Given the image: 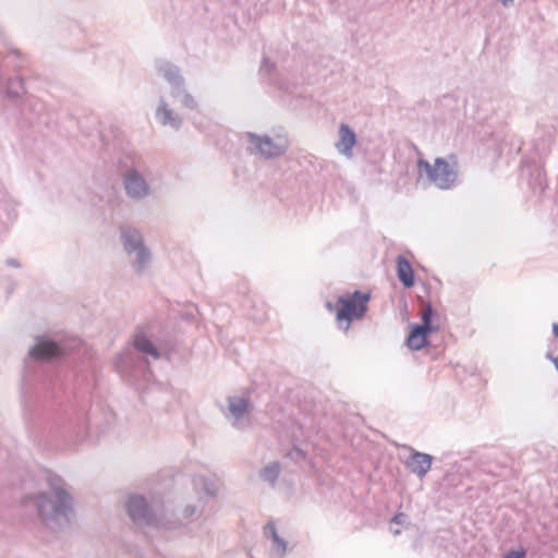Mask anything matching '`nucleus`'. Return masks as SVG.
I'll list each match as a JSON object with an SVG mask.
<instances>
[{
  "mask_svg": "<svg viewBox=\"0 0 558 558\" xmlns=\"http://www.w3.org/2000/svg\"><path fill=\"white\" fill-rule=\"evenodd\" d=\"M48 482L51 493H41L32 499L43 523L48 529L57 531L70 523L73 498L63 487L61 478L49 476Z\"/></svg>",
  "mask_w": 558,
  "mask_h": 558,
  "instance_id": "obj_1",
  "label": "nucleus"
},
{
  "mask_svg": "<svg viewBox=\"0 0 558 558\" xmlns=\"http://www.w3.org/2000/svg\"><path fill=\"white\" fill-rule=\"evenodd\" d=\"M417 170L420 175L425 173L428 181L440 190L453 187L458 180V162L454 155L448 158L437 157L434 165L418 158Z\"/></svg>",
  "mask_w": 558,
  "mask_h": 558,
  "instance_id": "obj_2",
  "label": "nucleus"
},
{
  "mask_svg": "<svg viewBox=\"0 0 558 558\" xmlns=\"http://www.w3.org/2000/svg\"><path fill=\"white\" fill-rule=\"evenodd\" d=\"M369 298V293L354 291L351 295L340 296L336 306H333L331 302H327L326 306L329 311L336 308V319L340 326L342 323H345L343 330L347 331L354 318L359 319L364 317L367 312Z\"/></svg>",
  "mask_w": 558,
  "mask_h": 558,
  "instance_id": "obj_3",
  "label": "nucleus"
},
{
  "mask_svg": "<svg viewBox=\"0 0 558 558\" xmlns=\"http://www.w3.org/2000/svg\"><path fill=\"white\" fill-rule=\"evenodd\" d=\"M120 238L125 253L131 256L135 255L132 266L137 274H142L151 262V253L144 244L142 233L132 227H122L120 229Z\"/></svg>",
  "mask_w": 558,
  "mask_h": 558,
  "instance_id": "obj_4",
  "label": "nucleus"
},
{
  "mask_svg": "<svg viewBox=\"0 0 558 558\" xmlns=\"http://www.w3.org/2000/svg\"><path fill=\"white\" fill-rule=\"evenodd\" d=\"M247 150L251 154L260 155L266 159L277 158L283 155L289 148V141L286 135H257L252 132L246 133Z\"/></svg>",
  "mask_w": 558,
  "mask_h": 558,
  "instance_id": "obj_5",
  "label": "nucleus"
},
{
  "mask_svg": "<svg viewBox=\"0 0 558 558\" xmlns=\"http://www.w3.org/2000/svg\"><path fill=\"white\" fill-rule=\"evenodd\" d=\"M157 73L162 75L163 78L171 85V96L178 97L179 94H183L182 106L184 108L194 110L197 108V101L186 90L184 77L180 73V69L168 62L161 61L157 64Z\"/></svg>",
  "mask_w": 558,
  "mask_h": 558,
  "instance_id": "obj_6",
  "label": "nucleus"
},
{
  "mask_svg": "<svg viewBox=\"0 0 558 558\" xmlns=\"http://www.w3.org/2000/svg\"><path fill=\"white\" fill-rule=\"evenodd\" d=\"M435 315L432 304L426 303L421 314L422 325L414 324L407 338V344L410 349L414 351L423 349L427 344V336L439 329L438 326L433 325Z\"/></svg>",
  "mask_w": 558,
  "mask_h": 558,
  "instance_id": "obj_7",
  "label": "nucleus"
},
{
  "mask_svg": "<svg viewBox=\"0 0 558 558\" xmlns=\"http://www.w3.org/2000/svg\"><path fill=\"white\" fill-rule=\"evenodd\" d=\"M126 513L137 525L151 526L156 524V513L147 499L142 495H132L125 502Z\"/></svg>",
  "mask_w": 558,
  "mask_h": 558,
  "instance_id": "obj_8",
  "label": "nucleus"
},
{
  "mask_svg": "<svg viewBox=\"0 0 558 558\" xmlns=\"http://www.w3.org/2000/svg\"><path fill=\"white\" fill-rule=\"evenodd\" d=\"M66 352V347L49 338L37 337L36 343L29 349V356L38 361H50Z\"/></svg>",
  "mask_w": 558,
  "mask_h": 558,
  "instance_id": "obj_9",
  "label": "nucleus"
},
{
  "mask_svg": "<svg viewBox=\"0 0 558 558\" xmlns=\"http://www.w3.org/2000/svg\"><path fill=\"white\" fill-rule=\"evenodd\" d=\"M123 184L126 195L132 199L141 201L150 194L149 184L136 169L132 168L124 173Z\"/></svg>",
  "mask_w": 558,
  "mask_h": 558,
  "instance_id": "obj_10",
  "label": "nucleus"
},
{
  "mask_svg": "<svg viewBox=\"0 0 558 558\" xmlns=\"http://www.w3.org/2000/svg\"><path fill=\"white\" fill-rule=\"evenodd\" d=\"M228 414L227 417L232 418V425L236 428H244L250 425L248 414L250 401L246 398L232 396L227 398Z\"/></svg>",
  "mask_w": 558,
  "mask_h": 558,
  "instance_id": "obj_11",
  "label": "nucleus"
},
{
  "mask_svg": "<svg viewBox=\"0 0 558 558\" xmlns=\"http://www.w3.org/2000/svg\"><path fill=\"white\" fill-rule=\"evenodd\" d=\"M411 454L405 461V466L417 477L423 478L430 470L433 457L428 453L410 448Z\"/></svg>",
  "mask_w": 558,
  "mask_h": 558,
  "instance_id": "obj_12",
  "label": "nucleus"
},
{
  "mask_svg": "<svg viewBox=\"0 0 558 558\" xmlns=\"http://www.w3.org/2000/svg\"><path fill=\"white\" fill-rule=\"evenodd\" d=\"M156 119L161 125L170 126L173 130H179L182 126L181 117L169 107L163 97L159 98V104L156 108Z\"/></svg>",
  "mask_w": 558,
  "mask_h": 558,
  "instance_id": "obj_13",
  "label": "nucleus"
},
{
  "mask_svg": "<svg viewBox=\"0 0 558 558\" xmlns=\"http://www.w3.org/2000/svg\"><path fill=\"white\" fill-rule=\"evenodd\" d=\"M45 109L44 102L34 97L29 96L25 99L23 107L21 109V114L25 119V123L27 125H33L40 120V116Z\"/></svg>",
  "mask_w": 558,
  "mask_h": 558,
  "instance_id": "obj_14",
  "label": "nucleus"
},
{
  "mask_svg": "<svg viewBox=\"0 0 558 558\" xmlns=\"http://www.w3.org/2000/svg\"><path fill=\"white\" fill-rule=\"evenodd\" d=\"M356 143V135L353 129L348 124L341 123L339 126V141L336 143V147L339 153L344 156H352V148Z\"/></svg>",
  "mask_w": 558,
  "mask_h": 558,
  "instance_id": "obj_15",
  "label": "nucleus"
},
{
  "mask_svg": "<svg viewBox=\"0 0 558 558\" xmlns=\"http://www.w3.org/2000/svg\"><path fill=\"white\" fill-rule=\"evenodd\" d=\"M264 535L271 539V553L277 558H282L287 551V542L277 533L276 525L269 521L264 526Z\"/></svg>",
  "mask_w": 558,
  "mask_h": 558,
  "instance_id": "obj_16",
  "label": "nucleus"
},
{
  "mask_svg": "<svg viewBox=\"0 0 558 558\" xmlns=\"http://www.w3.org/2000/svg\"><path fill=\"white\" fill-rule=\"evenodd\" d=\"M397 276L404 288L414 286V271L410 262L402 255L397 257Z\"/></svg>",
  "mask_w": 558,
  "mask_h": 558,
  "instance_id": "obj_17",
  "label": "nucleus"
},
{
  "mask_svg": "<svg viewBox=\"0 0 558 558\" xmlns=\"http://www.w3.org/2000/svg\"><path fill=\"white\" fill-rule=\"evenodd\" d=\"M134 348L146 355L153 356L155 360L160 357L158 349L155 347L153 341L144 333H136L133 340Z\"/></svg>",
  "mask_w": 558,
  "mask_h": 558,
  "instance_id": "obj_18",
  "label": "nucleus"
},
{
  "mask_svg": "<svg viewBox=\"0 0 558 558\" xmlns=\"http://www.w3.org/2000/svg\"><path fill=\"white\" fill-rule=\"evenodd\" d=\"M281 468L280 464L276 461L268 463L259 471V476L263 481L270 484L271 487H275L277 480L280 475Z\"/></svg>",
  "mask_w": 558,
  "mask_h": 558,
  "instance_id": "obj_19",
  "label": "nucleus"
},
{
  "mask_svg": "<svg viewBox=\"0 0 558 558\" xmlns=\"http://www.w3.org/2000/svg\"><path fill=\"white\" fill-rule=\"evenodd\" d=\"M26 93L24 80L22 77H14L8 81L7 95L10 98H20Z\"/></svg>",
  "mask_w": 558,
  "mask_h": 558,
  "instance_id": "obj_20",
  "label": "nucleus"
},
{
  "mask_svg": "<svg viewBox=\"0 0 558 558\" xmlns=\"http://www.w3.org/2000/svg\"><path fill=\"white\" fill-rule=\"evenodd\" d=\"M156 524H153V527H160L166 530H175L181 525V521L179 518H170L166 519L165 517L156 515Z\"/></svg>",
  "mask_w": 558,
  "mask_h": 558,
  "instance_id": "obj_21",
  "label": "nucleus"
},
{
  "mask_svg": "<svg viewBox=\"0 0 558 558\" xmlns=\"http://www.w3.org/2000/svg\"><path fill=\"white\" fill-rule=\"evenodd\" d=\"M194 484L196 486H201L205 494L210 497H214L217 494L216 484L210 478L199 477L194 481Z\"/></svg>",
  "mask_w": 558,
  "mask_h": 558,
  "instance_id": "obj_22",
  "label": "nucleus"
},
{
  "mask_svg": "<svg viewBox=\"0 0 558 558\" xmlns=\"http://www.w3.org/2000/svg\"><path fill=\"white\" fill-rule=\"evenodd\" d=\"M275 69L276 63L271 62L268 57L263 56L259 66V74L270 76Z\"/></svg>",
  "mask_w": 558,
  "mask_h": 558,
  "instance_id": "obj_23",
  "label": "nucleus"
},
{
  "mask_svg": "<svg viewBox=\"0 0 558 558\" xmlns=\"http://www.w3.org/2000/svg\"><path fill=\"white\" fill-rule=\"evenodd\" d=\"M287 456L295 462H299V461H302L305 459V452L295 446L287 453Z\"/></svg>",
  "mask_w": 558,
  "mask_h": 558,
  "instance_id": "obj_24",
  "label": "nucleus"
},
{
  "mask_svg": "<svg viewBox=\"0 0 558 558\" xmlns=\"http://www.w3.org/2000/svg\"><path fill=\"white\" fill-rule=\"evenodd\" d=\"M196 513V507L189 505L183 509V517L185 519L193 517Z\"/></svg>",
  "mask_w": 558,
  "mask_h": 558,
  "instance_id": "obj_25",
  "label": "nucleus"
},
{
  "mask_svg": "<svg viewBox=\"0 0 558 558\" xmlns=\"http://www.w3.org/2000/svg\"><path fill=\"white\" fill-rule=\"evenodd\" d=\"M407 519H408L407 514H404V513H397L391 519V522L396 523V524H403L407 521Z\"/></svg>",
  "mask_w": 558,
  "mask_h": 558,
  "instance_id": "obj_26",
  "label": "nucleus"
},
{
  "mask_svg": "<svg viewBox=\"0 0 558 558\" xmlns=\"http://www.w3.org/2000/svg\"><path fill=\"white\" fill-rule=\"evenodd\" d=\"M505 558H524V553L523 551H509Z\"/></svg>",
  "mask_w": 558,
  "mask_h": 558,
  "instance_id": "obj_27",
  "label": "nucleus"
},
{
  "mask_svg": "<svg viewBox=\"0 0 558 558\" xmlns=\"http://www.w3.org/2000/svg\"><path fill=\"white\" fill-rule=\"evenodd\" d=\"M5 264L8 266H11V267H14V268H20L21 267L20 262L17 259H15V258H12V257L7 258Z\"/></svg>",
  "mask_w": 558,
  "mask_h": 558,
  "instance_id": "obj_28",
  "label": "nucleus"
},
{
  "mask_svg": "<svg viewBox=\"0 0 558 558\" xmlns=\"http://www.w3.org/2000/svg\"><path fill=\"white\" fill-rule=\"evenodd\" d=\"M131 355H132V353H131V352L125 353L124 355H122V356L120 357V359H121V362H122V363H128L129 361H131V360H132V359H131Z\"/></svg>",
  "mask_w": 558,
  "mask_h": 558,
  "instance_id": "obj_29",
  "label": "nucleus"
},
{
  "mask_svg": "<svg viewBox=\"0 0 558 558\" xmlns=\"http://www.w3.org/2000/svg\"><path fill=\"white\" fill-rule=\"evenodd\" d=\"M505 8L513 4V0H498Z\"/></svg>",
  "mask_w": 558,
  "mask_h": 558,
  "instance_id": "obj_30",
  "label": "nucleus"
},
{
  "mask_svg": "<svg viewBox=\"0 0 558 558\" xmlns=\"http://www.w3.org/2000/svg\"><path fill=\"white\" fill-rule=\"evenodd\" d=\"M548 357L553 361L556 369L558 371V355L557 356H553V355L548 354Z\"/></svg>",
  "mask_w": 558,
  "mask_h": 558,
  "instance_id": "obj_31",
  "label": "nucleus"
},
{
  "mask_svg": "<svg viewBox=\"0 0 558 558\" xmlns=\"http://www.w3.org/2000/svg\"><path fill=\"white\" fill-rule=\"evenodd\" d=\"M553 333L555 337H558V323L553 324Z\"/></svg>",
  "mask_w": 558,
  "mask_h": 558,
  "instance_id": "obj_32",
  "label": "nucleus"
},
{
  "mask_svg": "<svg viewBox=\"0 0 558 558\" xmlns=\"http://www.w3.org/2000/svg\"><path fill=\"white\" fill-rule=\"evenodd\" d=\"M177 98H179V99H180V101L182 102V100H183V94H179V96H178Z\"/></svg>",
  "mask_w": 558,
  "mask_h": 558,
  "instance_id": "obj_33",
  "label": "nucleus"
},
{
  "mask_svg": "<svg viewBox=\"0 0 558 558\" xmlns=\"http://www.w3.org/2000/svg\"><path fill=\"white\" fill-rule=\"evenodd\" d=\"M393 534H395V535H398V534H400V531H399V530H396V531H393Z\"/></svg>",
  "mask_w": 558,
  "mask_h": 558,
  "instance_id": "obj_34",
  "label": "nucleus"
},
{
  "mask_svg": "<svg viewBox=\"0 0 558 558\" xmlns=\"http://www.w3.org/2000/svg\"><path fill=\"white\" fill-rule=\"evenodd\" d=\"M16 56H20V52L17 50L13 51Z\"/></svg>",
  "mask_w": 558,
  "mask_h": 558,
  "instance_id": "obj_35",
  "label": "nucleus"
}]
</instances>
